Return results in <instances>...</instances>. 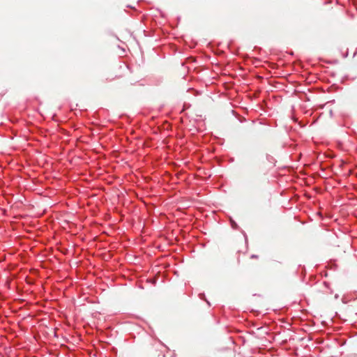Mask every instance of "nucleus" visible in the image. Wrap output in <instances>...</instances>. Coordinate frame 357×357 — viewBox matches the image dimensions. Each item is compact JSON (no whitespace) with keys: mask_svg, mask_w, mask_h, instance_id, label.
<instances>
[{"mask_svg":"<svg viewBox=\"0 0 357 357\" xmlns=\"http://www.w3.org/2000/svg\"><path fill=\"white\" fill-rule=\"evenodd\" d=\"M231 227L234 228V229H236L237 228V225L236 222H234V221H231Z\"/></svg>","mask_w":357,"mask_h":357,"instance_id":"nucleus-1","label":"nucleus"},{"mask_svg":"<svg viewBox=\"0 0 357 357\" xmlns=\"http://www.w3.org/2000/svg\"><path fill=\"white\" fill-rule=\"evenodd\" d=\"M252 312H258L257 311H250V313H252Z\"/></svg>","mask_w":357,"mask_h":357,"instance_id":"nucleus-2","label":"nucleus"}]
</instances>
